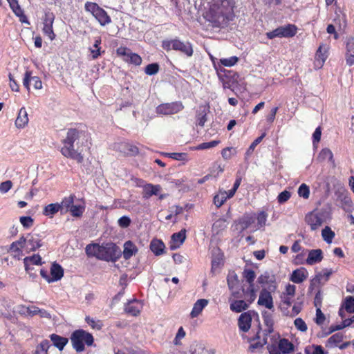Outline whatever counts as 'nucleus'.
I'll use <instances>...</instances> for the list:
<instances>
[{
    "instance_id": "b1692460",
    "label": "nucleus",
    "mask_w": 354,
    "mask_h": 354,
    "mask_svg": "<svg viewBox=\"0 0 354 354\" xmlns=\"http://www.w3.org/2000/svg\"><path fill=\"white\" fill-rule=\"evenodd\" d=\"M59 211H62V205L59 203H50L44 207L42 214L49 218H53Z\"/></svg>"
},
{
    "instance_id": "0e129e2a",
    "label": "nucleus",
    "mask_w": 354,
    "mask_h": 354,
    "mask_svg": "<svg viewBox=\"0 0 354 354\" xmlns=\"http://www.w3.org/2000/svg\"><path fill=\"white\" fill-rule=\"evenodd\" d=\"M267 343V339L264 337L262 340H259L250 344V350L254 352L257 349L261 348Z\"/></svg>"
},
{
    "instance_id": "ddd939ff",
    "label": "nucleus",
    "mask_w": 354,
    "mask_h": 354,
    "mask_svg": "<svg viewBox=\"0 0 354 354\" xmlns=\"http://www.w3.org/2000/svg\"><path fill=\"white\" fill-rule=\"evenodd\" d=\"M186 239V230L183 229L180 232L174 233L171 236L172 243L170 245V249L174 250L183 243Z\"/></svg>"
},
{
    "instance_id": "39448f33",
    "label": "nucleus",
    "mask_w": 354,
    "mask_h": 354,
    "mask_svg": "<svg viewBox=\"0 0 354 354\" xmlns=\"http://www.w3.org/2000/svg\"><path fill=\"white\" fill-rule=\"evenodd\" d=\"M84 9L86 12L91 13L102 26L111 22L110 16L96 3L87 1L84 5Z\"/></svg>"
},
{
    "instance_id": "774afa93",
    "label": "nucleus",
    "mask_w": 354,
    "mask_h": 354,
    "mask_svg": "<svg viewBox=\"0 0 354 354\" xmlns=\"http://www.w3.org/2000/svg\"><path fill=\"white\" fill-rule=\"evenodd\" d=\"M131 218L127 216H123L118 219V225L122 228L129 227L131 224Z\"/></svg>"
},
{
    "instance_id": "e433bc0d",
    "label": "nucleus",
    "mask_w": 354,
    "mask_h": 354,
    "mask_svg": "<svg viewBox=\"0 0 354 354\" xmlns=\"http://www.w3.org/2000/svg\"><path fill=\"white\" fill-rule=\"evenodd\" d=\"M343 339V335L337 333L330 337L326 343V346L329 348L336 347Z\"/></svg>"
},
{
    "instance_id": "338daca9",
    "label": "nucleus",
    "mask_w": 354,
    "mask_h": 354,
    "mask_svg": "<svg viewBox=\"0 0 354 354\" xmlns=\"http://www.w3.org/2000/svg\"><path fill=\"white\" fill-rule=\"evenodd\" d=\"M290 196H291V194H290V192H288L287 190H284L278 195V196H277L278 202L279 203H284L290 198Z\"/></svg>"
},
{
    "instance_id": "de8ad7c7",
    "label": "nucleus",
    "mask_w": 354,
    "mask_h": 354,
    "mask_svg": "<svg viewBox=\"0 0 354 354\" xmlns=\"http://www.w3.org/2000/svg\"><path fill=\"white\" fill-rule=\"evenodd\" d=\"M226 227V220L224 218H219L214 223L212 229L216 234H218L219 231L224 230Z\"/></svg>"
},
{
    "instance_id": "ea45409f",
    "label": "nucleus",
    "mask_w": 354,
    "mask_h": 354,
    "mask_svg": "<svg viewBox=\"0 0 354 354\" xmlns=\"http://www.w3.org/2000/svg\"><path fill=\"white\" fill-rule=\"evenodd\" d=\"M306 354H326L327 352H325L324 348L320 345H312L310 346H307L305 348Z\"/></svg>"
},
{
    "instance_id": "6e6d98bb",
    "label": "nucleus",
    "mask_w": 354,
    "mask_h": 354,
    "mask_svg": "<svg viewBox=\"0 0 354 354\" xmlns=\"http://www.w3.org/2000/svg\"><path fill=\"white\" fill-rule=\"evenodd\" d=\"M220 143V140H212L209 142H203L196 147L198 150H203L216 147Z\"/></svg>"
},
{
    "instance_id": "c9c22d12",
    "label": "nucleus",
    "mask_w": 354,
    "mask_h": 354,
    "mask_svg": "<svg viewBox=\"0 0 354 354\" xmlns=\"http://www.w3.org/2000/svg\"><path fill=\"white\" fill-rule=\"evenodd\" d=\"M119 149L121 151L129 156H136L139 153L138 148L136 146L129 143H121Z\"/></svg>"
},
{
    "instance_id": "f3484780",
    "label": "nucleus",
    "mask_w": 354,
    "mask_h": 354,
    "mask_svg": "<svg viewBox=\"0 0 354 354\" xmlns=\"http://www.w3.org/2000/svg\"><path fill=\"white\" fill-rule=\"evenodd\" d=\"M328 48L324 45H321L316 52L315 65L322 67L328 57Z\"/></svg>"
},
{
    "instance_id": "7c9ffc66",
    "label": "nucleus",
    "mask_w": 354,
    "mask_h": 354,
    "mask_svg": "<svg viewBox=\"0 0 354 354\" xmlns=\"http://www.w3.org/2000/svg\"><path fill=\"white\" fill-rule=\"evenodd\" d=\"M241 290L243 295L244 301H246V303H248L249 304L255 300L257 295L254 290V286H249L247 289L242 288Z\"/></svg>"
},
{
    "instance_id": "3c124183",
    "label": "nucleus",
    "mask_w": 354,
    "mask_h": 354,
    "mask_svg": "<svg viewBox=\"0 0 354 354\" xmlns=\"http://www.w3.org/2000/svg\"><path fill=\"white\" fill-rule=\"evenodd\" d=\"M256 219H257L258 227L254 229L253 231H256L257 229H260L266 225L267 214L265 212H261L258 214Z\"/></svg>"
},
{
    "instance_id": "c85d7f7f",
    "label": "nucleus",
    "mask_w": 354,
    "mask_h": 354,
    "mask_svg": "<svg viewBox=\"0 0 354 354\" xmlns=\"http://www.w3.org/2000/svg\"><path fill=\"white\" fill-rule=\"evenodd\" d=\"M28 122V113L25 108H21L15 120V125L17 128H24Z\"/></svg>"
},
{
    "instance_id": "052dcab7",
    "label": "nucleus",
    "mask_w": 354,
    "mask_h": 354,
    "mask_svg": "<svg viewBox=\"0 0 354 354\" xmlns=\"http://www.w3.org/2000/svg\"><path fill=\"white\" fill-rule=\"evenodd\" d=\"M27 239H28V235L25 236H21L18 241L13 242L10 245V250H13L17 247V245H19L21 248H26L27 245Z\"/></svg>"
},
{
    "instance_id": "1a4fd4ad",
    "label": "nucleus",
    "mask_w": 354,
    "mask_h": 354,
    "mask_svg": "<svg viewBox=\"0 0 354 354\" xmlns=\"http://www.w3.org/2000/svg\"><path fill=\"white\" fill-rule=\"evenodd\" d=\"M254 311L249 310L242 313L238 319V326L243 332H248L251 327L252 315H255Z\"/></svg>"
},
{
    "instance_id": "a211bd4d",
    "label": "nucleus",
    "mask_w": 354,
    "mask_h": 354,
    "mask_svg": "<svg viewBox=\"0 0 354 354\" xmlns=\"http://www.w3.org/2000/svg\"><path fill=\"white\" fill-rule=\"evenodd\" d=\"M41 246V239L38 234H28L26 249L29 251H35Z\"/></svg>"
},
{
    "instance_id": "393cba45",
    "label": "nucleus",
    "mask_w": 354,
    "mask_h": 354,
    "mask_svg": "<svg viewBox=\"0 0 354 354\" xmlns=\"http://www.w3.org/2000/svg\"><path fill=\"white\" fill-rule=\"evenodd\" d=\"M208 304V301L205 299H201L196 301L194 304L192 310L190 313L192 318L198 317L203 308Z\"/></svg>"
},
{
    "instance_id": "6ab92c4d",
    "label": "nucleus",
    "mask_w": 354,
    "mask_h": 354,
    "mask_svg": "<svg viewBox=\"0 0 354 354\" xmlns=\"http://www.w3.org/2000/svg\"><path fill=\"white\" fill-rule=\"evenodd\" d=\"M323 259V252L321 249L311 250L308 252L306 263L313 265L320 262Z\"/></svg>"
},
{
    "instance_id": "603ef678",
    "label": "nucleus",
    "mask_w": 354,
    "mask_h": 354,
    "mask_svg": "<svg viewBox=\"0 0 354 354\" xmlns=\"http://www.w3.org/2000/svg\"><path fill=\"white\" fill-rule=\"evenodd\" d=\"M344 309L349 313H354V298L352 297H348L346 298L344 301Z\"/></svg>"
},
{
    "instance_id": "69168bd1",
    "label": "nucleus",
    "mask_w": 354,
    "mask_h": 354,
    "mask_svg": "<svg viewBox=\"0 0 354 354\" xmlns=\"http://www.w3.org/2000/svg\"><path fill=\"white\" fill-rule=\"evenodd\" d=\"M295 327L301 332H305L307 330V326L304 321L301 318H297L295 322Z\"/></svg>"
},
{
    "instance_id": "bf43d9fd",
    "label": "nucleus",
    "mask_w": 354,
    "mask_h": 354,
    "mask_svg": "<svg viewBox=\"0 0 354 354\" xmlns=\"http://www.w3.org/2000/svg\"><path fill=\"white\" fill-rule=\"evenodd\" d=\"M19 221L25 228H30L34 224V220L30 216H21Z\"/></svg>"
},
{
    "instance_id": "a19ab883",
    "label": "nucleus",
    "mask_w": 354,
    "mask_h": 354,
    "mask_svg": "<svg viewBox=\"0 0 354 354\" xmlns=\"http://www.w3.org/2000/svg\"><path fill=\"white\" fill-rule=\"evenodd\" d=\"M243 277L248 283L249 286H254V281L256 277V274L254 270L251 269H245L243 272Z\"/></svg>"
},
{
    "instance_id": "e2e57ef3",
    "label": "nucleus",
    "mask_w": 354,
    "mask_h": 354,
    "mask_svg": "<svg viewBox=\"0 0 354 354\" xmlns=\"http://www.w3.org/2000/svg\"><path fill=\"white\" fill-rule=\"evenodd\" d=\"M127 60L135 65H140L142 63V59L140 55L131 52Z\"/></svg>"
},
{
    "instance_id": "7ed1b4c3",
    "label": "nucleus",
    "mask_w": 354,
    "mask_h": 354,
    "mask_svg": "<svg viewBox=\"0 0 354 354\" xmlns=\"http://www.w3.org/2000/svg\"><path fill=\"white\" fill-rule=\"evenodd\" d=\"M71 341L73 348L77 352H82L84 350V344L91 346L93 343L94 339L93 335L82 330H76L71 334Z\"/></svg>"
},
{
    "instance_id": "4d7b16f0",
    "label": "nucleus",
    "mask_w": 354,
    "mask_h": 354,
    "mask_svg": "<svg viewBox=\"0 0 354 354\" xmlns=\"http://www.w3.org/2000/svg\"><path fill=\"white\" fill-rule=\"evenodd\" d=\"M270 281H272V279H270V275L268 272H265L261 274L257 279V282L262 286L268 284Z\"/></svg>"
},
{
    "instance_id": "37998d69",
    "label": "nucleus",
    "mask_w": 354,
    "mask_h": 354,
    "mask_svg": "<svg viewBox=\"0 0 354 354\" xmlns=\"http://www.w3.org/2000/svg\"><path fill=\"white\" fill-rule=\"evenodd\" d=\"M101 39L100 37L95 40L93 48H90V51L93 59H97L100 55V47Z\"/></svg>"
},
{
    "instance_id": "58836bf2",
    "label": "nucleus",
    "mask_w": 354,
    "mask_h": 354,
    "mask_svg": "<svg viewBox=\"0 0 354 354\" xmlns=\"http://www.w3.org/2000/svg\"><path fill=\"white\" fill-rule=\"evenodd\" d=\"M322 236L327 243H330L335 237V232L332 231L330 227L326 226L322 231Z\"/></svg>"
},
{
    "instance_id": "8fccbe9b",
    "label": "nucleus",
    "mask_w": 354,
    "mask_h": 354,
    "mask_svg": "<svg viewBox=\"0 0 354 354\" xmlns=\"http://www.w3.org/2000/svg\"><path fill=\"white\" fill-rule=\"evenodd\" d=\"M84 209V206L83 205H73V206L71 207L69 210L73 216L80 217L82 215Z\"/></svg>"
},
{
    "instance_id": "a18cd8bd",
    "label": "nucleus",
    "mask_w": 354,
    "mask_h": 354,
    "mask_svg": "<svg viewBox=\"0 0 354 354\" xmlns=\"http://www.w3.org/2000/svg\"><path fill=\"white\" fill-rule=\"evenodd\" d=\"M221 71L220 72H218V75L219 79L223 82V85L224 88H230L231 84L230 80H225L227 79L230 76H231V71H224L223 74L221 73Z\"/></svg>"
},
{
    "instance_id": "6e6552de",
    "label": "nucleus",
    "mask_w": 354,
    "mask_h": 354,
    "mask_svg": "<svg viewBox=\"0 0 354 354\" xmlns=\"http://www.w3.org/2000/svg\"><path fill=\"white\" fill-rule=\"evenodd\" d=\"M337 202L340 207L346 212L351 213L354 210V207L349 193L346 191H339L337 193Z\"/></svg>"
},
{
    "instance_id": "f257e3e1",
    "label": "nucleus",
    "mask_w": 354,
    "mask_h": 354,
    "mask_svg": "<svg viewBox=\"0 0 354 354\" xmlns=\"http://www.w3.org/2000/svg\"><path fill=\"white\" fill-rule=\"evenodd\" d=\"M236 0H214L208 14V21L214 27L224 28L234 17Z\"/></svg>"
},
{
    "instance_id": "f8f14e48",
    "label": "nucleus",
    "mask_w": 354,
    "mask_h": 354,
    "mask_svg": "<svg viewBox=\"0 0 354 354\" xmlns=\"http://www.w3.org/2000/svg\"><path fill=\"white\" fill-rule=\"evenodd\" d=\"M333 271L332 269H324L322 272L318 273L312 280L309 286V290H312L314 288V286L317 283H320L322 280H324V281H327L332 274Z\"/></svg>"
},
{
    "instance_id": "473e14b6",
    "label": "nucleus",
    "mask_w": 354,
    "mask_h": 354,
    "mask_svg": "<svg viewBox=\"0 0 354 354\" xmlns=\"http://www.w3.org/2000/svg\"><path fill=\"white\" fill-rule=\"evenodd\" d=\"M262 317L263 319V322L267 327V328L265 330L266 335H268V334H270L273 332V319L272 315L267 312L264 311L262 313Z\"/></svg>"
},
{
    "instance_id": "cd10ccee",
    "label": "nucleus",
    "mask_w": 354,
    "mask_h": 354,
    "mask_svg": "<svg viewBox=\"0 0 354 354\" xmlns=\"http://www.w3.org/2000/svg\"><path fill=\"white\" fill-rule=\"evenodd\" d=\"M138 252L137 247L131 242L128 241L124 244L123 257L127 260Z\"/></svg>"
},
{
    "instance_id": "c03bdc74",
    "label": "nucleus",
    "mask_w": 354,
    "mask_h": 354,
    "mask_svg": "<svg viewBox=\"0 0 354 354\" xmlns=\"http://www.w3.org/2000/svg\"><path fill=\"white\" fill-rule=\"evenodd\" d=\"M226 191H220L219 194L214 196V203L216 207H221L226 201L227 199V196H226Z\"/></svg>"
},
{
    "instance_id": "5fc2aeb1",
    "label": "nucleus",
    "mask_w": 354,
    "mask_h": 354,
    "mask_svg": "<svg viewBox=\"0 0 354 354\" xmlns=\"http://www.w3.org/2000/svg\"><path fill=\"white\" fill-rule=\"evenodd\" d=\"M298 194L300 197H302L305 199L308 198L310 195V189L308 186L304 183L301 184L298 189Z\"/></svg>"
},
{
    "instance_id": "2f4dec72",
    "label": "nucleus",
    "mask_w": 354,
    "mask_h": 354,
    "mask_svg": "<svg viewBox=\"0 0 354 354\" xmlns=\"http://www.w3.org/2000/svg\"><path fill=\"white\" fill-rule=\"evenodd\" d=\"M82 133V131L76 129H69L63 141L68 142V144L71 143L74 145L75 142L80 138Z\"/></svg>"
},
{
    "instance_id": "f704fd0d",
    "label": "nucleus",
    "mask_w": 354,
    "mask_h": 354,
    "mask_svg": "<svg viewBox=\"0 0 354 354\" xmlns=\"http://www.w3.org/2000/svg\"><path fill=\"white\" fill-rule=\"evenodd\" d=\"M165 246L164 243L158 239H153L150 243L151 250L156 255H160L163 253Z\"/></svg>"
},
{
    "instance_id": "aec40b11",
    "label": "nucleus",
    "mask_w": 354,
    "mask_h": 354,
    "mask_svg": "<svg viewBox=\"0 0 354 354\" xmlns=\"http://www.w3.org/2000/svg\"><path fill=\"white\" fill-rule=\"evenodd\" d=\"M50 339L53 342V345L58 348L60 351H62L65 346L68 344V339L66 337H62L57 334H51L50 335Z\"/></svg>"
},
{
    "instance_id": "2eb2a0df",
    "label": "nucleus",
    "mask_w": 354,
    "mask_h": 354,
    "mask_svg": "<svg viewBox=\"0 0 354 354\" xmlns=\"http://www.w3.org/2000/svg\"><path fill=\"white\" fill-rule=\"evenodd\" d=\"M161 189L162 187L160 185L147 184L143 187V198L148 199L152 196H157L159 194Z\"/></svg>"
},
{
    "instance_id": "dca6fc26",
    "label": "nucleus",
    "mask_w": 354,
    "mask_h": 354,
    "mask_svg": "<svg viewBox=\"0 0 354 354\" xmlns=\"http://www.w3.org/2000/svg\"><path fill=\"white\" fill-rule=\"evenodd\" d=\"M308 277V271L304 268L294 270L290 276V280L295 283H300Z\"/></svg>"
},
{
    "instance_id": "a878e982",
    "label": "nucleus",
    "mask_w": 354,
    "mask_h": 354,
    "mask_svg": "<svg viewBox=\"0 0 354 354\" xmlns=\"http://www.w3.org/2000/svg\"><path fill=\"white\" fill-rule=\"evenodd\" d=\"M25 270L30 273V266L33 265H41V258L39 254H34L31 257H27L24 259Z\"/></svg>"
},
{
    "instance_id": "bb28decb",
    "label": "nucleus",
    "mask_w": 354,
    "mask_h": 354,
    "mask_svg": "<svg viewBox=\"0 0 354 354\" xmlns=\"http://www.w3.org/2000/svg\"><path fill=\"white\" fill-rule=\"evenodd\" d=\"M279 351L285 354H289L294 351V345L287 339H281L279 342L278 346Z\"/></svg>"
},
{
    "instance_id": "49530a36",
    "label": "nucleus",
    "mask_w": 354,
    "mask_h": 354,
    "mask_svg": "<svg viewBox=\"0 0 354 354\" xmlns=\"http://www.w3.org/2000/svg\"><path fill=\"white\" fill-rule=\"evenodd\" d=\"M10 8L17 16L23 15V10L19 6L17 0H7Z\"/></svg>"
},
{
    "instance_id": "680f3d73",
    "label": "nucleus",
    "mask_w": 354,
    "mask_h": 354,
    "mask_svg": "<svg viewBox=\"0 0 354 354\" xmlns=\"http://www.w3.org/2000/svg\"><path fill=\"white\" fill-rule=\"evenodd\" d=\"M239 59L236 56L231 57L230 58H224L221 59V63L225 66H234L237 62Z\"/></svg>"
},
{
    "instance_id": "4c0bfd02",
    "label": "nucleus",
    "mask_w": 354,
    "mask_h": 354,
    "mask_svg": "<svg viewBox=\"0 0 354 354\" xmlns=\"http://www.w3.org/2000/svg\"><path fill=\"white\" fill-rule=\"evenodd\" d=\"M50 346V342L44 339L36 347L35 354H48V350Z\"/></svg>"
},
{
    "instance_id": "72a5a7b5",
    "label": "nucleus",
    "mask_w": 354,
    "mask_h": 354,
    "mask_svg": "<svg viewBox=\"0 0 354 354\" xmlns=\"http://www.w3.org/2000/svg\"><path fill=\"white\" fill-rule=\"evenodd\" d=\"M248 307H249V304L248 303H246V301H245L244 300H241V299H237V300L233 301L230 304V310H232L233 312H236V313H241L243 310L248 309Z\"/></svg>"
},
{
    "instance_id": "20e7f679",
    "label": "nucleus",
    "mask_w": 354,
    "mask_h": 354,
    "mask_svg": "<svg viewBox=\"0 0 354 354\" xmlns=\"http://www.w3.org/2000/svg\"><path fill=\"white\" fill-rule=\"evenodd\" d=\"M162 47L164 50L169 51L174 50L180 51L187 57H191L193 55L194 50L191 43L182 41L178 38L170 40H164L162 42Z\"/></svg>"
},
{
    "instance_id": "412c9836",
    "label": "nucleus",
    "mask_w": 354,
    "mask_h": 354,
    "mask_svg": "<svg viewBox=\"0 0 354 354\" xmlns=\"http://www.w3.org/2000/svg\"><path fill=\"white\" fill-rule=\"evenodd\" d=\"M256 216L254 214H245L239 220V224L241 225V231L250 227L255 222Z\"/></svg>"
},
{
    "instance_id": "9d476101",
    "label": "nucleus",
    "mask_w": 354,
    "mask_h": 354,
    "mask_svg": "<svg viewBox=\"0 0 354 354\" xmlns=\"http://www.w3.org/2000/svg\"><path fill=\"white\" fill-rule=\"evenodd\" d=\"M227 281L232 296L236 299L241 298L242 297L241 294L236 290L239 283L237 274L234 272H230L227 277Z\"/></svg>"
},
{
    "instance_id": "864d4df0",
    "label": "nucleus",
    "mask_w": 354,
    "mask_h": 354,
    "mask_svg": "<svg viewBox=\"0 0 354 354\" xmlns=\"http://www.w3.org/2000/svg\"><path fill=\"white\" fill-rule=\"evenodd\" d=\"M159 71V65L157 63L148 64L145 69L146 74L153 75L156 74Z\"/></svg>"
},
{
    "instance_id": "423d86ee",
    "label": "nucleus",
    "mask_w": 354,
    "mask_h": 354,
    "mask_svg": "<svg viewBox=\"0 0 354 354\" xmlns=\"http://www.w3.org/2000/svg\"><path fill=\"white\" fill-rule=\"evenodd\" d=\"M184 106L180 102L163 103L156 107V113L160 115H172L180 112Z\"/></svg>"
},
{
    "instance_id": "0eeeda50",
    "label": "nucleus",
    "mask_w": 354,
    "mask_h": 354,
    "mask_svg": "<svg viewBox=\"0 0 354 354\" xmlns=\"http://www.w3.org/2000/svg\"><path fill=\"white\" fill-rule=\"evenodd\" d=\"M64 146L61 148L62 154L68 158L73 159L77 162L81 163L83 161V156L74 149V145L62 141Z\"/></svg>"
},
{
    "instance_id": "09e8293b",
    "label": "nucleus",
    "mask_w": 354,
    "mask_h": 354,
    "mask_svg": "<svg viewBox=\"0 0 354 354\" xmlns=\"http://www.w3.org/2000/svg\"><path fill=\"white\" fill-rule=\"evenodd\" d=\"M333 157V155L332 151L329 149L325 148V149H323L320 151V153L318 156V159H319L322 161L327 160V159L329 160H332Z\"/></svg>"
},
{
    "instance_id": "5701e85b",
    "label": "nucleus",
    "mask_w": 354,
    "mask_h": 354,
    "mask_svg": "<svg viewBox=\"0 0 354 354\" xmlns=\"http://www.w3.org/2000/svg\"><path fill=\"white\" fill-rule=\"evenodd\" d=\"M51 282L60 280L64 275V270L60 265L53 263L50 268Z\"/></svg>"
},
{
    "instance_id": "c756f323",
    "label": "nucleus",
    "mask_w": 354,
    "mask_h": 354,
    "mask_svg": "<svg viewBox=\"0 0 354 354\" xmlns=\"http://www.w3.org/2000/svg\"><path fill=\"white\" fill-rule=\"evenodd\" d=\"M279 30L281 37H292L297 33V28L292 24L279 26Z\"/></svg>"
},
{
    "instance_id": "79ce46f5",
    "label": "nucleus",
    "mask_w": 354,
    "mask_h": 354,
    "mask_svg": "<svg viewBox=\"0 0 354 354\" xmlns=\"http://www.w3.org/2000/svg\"><path fill=\"white\" fill-rule=\"evenodd\" d=\"M207 121V113L205 108H200L196 115V124L203 127Z\"/></svg>"
},
{
    "instance_id": "f03ea898",
    "label": "nucleus",
    "mask_w": 354,
    "mask_h": 354,
    "mask_svg": "<svg viewBox=\"0 0 354 354\" xmlns=\"http://www.w3.org/2000/svg\"><path fill=\"white\" fill-rule=\"evenodd\" d=\"M88 257H95L98 259L106 261L115 262L122 255L121 250L113 243H106L102 245L97 243L88 244L85 248Z\"/></svg>"
},
{
    "instance_id": "13d9d810",
    "label": "nucleus",
    "mask_w": 354,
    "mask_h": 354,
    "mask_svg": "<svg viewBox=\"0 0 354 354\" xmlns=\"http://www.w3.org/2000/svg\"><path fill=\"white\" fill-rule=\"evenodd\" d=\"M74 197L75 196L73 195H71L68 197H65L62 200V203H59V205H62V209H63V207H66V209L69 208L70 209L73 205Z\"/></svg>"
},
{
    "instance_id": "4be33fe9",
    "label": "nucleus",
    "mask_w": 354,
    "mask_h": 354,
    "mask_svg": "<svg viewBox=\"0 0 354 354\" xmlns=\"http://www.w3.org/2000/svg\"><path fill=\"white\" fill-rule=\"evenodd\" d=\"M141 308V304L138 300H133L128 302L125 306V311L127 313L133 316H137Z\"/></svg>"
},
{
    "instance_id": "9b49d317",
    "label": "nucleus",
    "mask_w": 354,
    "mask_h": 354,
    "mask_svg": "<svg viewBox=\"0 0 354 354\" xmlns=\"http://www.w3.org/2000/svg\"><path fill=\"white\" fill-rule=\"evenodd\" d=\"M257 303L259 306H265L270 310L274 308L271 293L265 288L261 291Z\"/></svg>"
},
{
    "instance_id": "4468645a",
    "label": "nucleus",
    "mask_w": 354,
    "mask_h": 354,
    "mask_svg": "<svg viewBox=\"0 0 354 354\" xmlns=\"http://www.w3.org/2000/svg\"><path fill=\"white\" fill-rule=\"evenodd\" d=\"M305 220L308 225L310 226V229L313 231L318 229L323 223L322 218L313 212L307 214Z\"/></svg>"
}]
</instances>
